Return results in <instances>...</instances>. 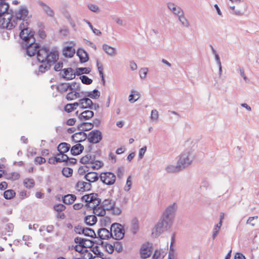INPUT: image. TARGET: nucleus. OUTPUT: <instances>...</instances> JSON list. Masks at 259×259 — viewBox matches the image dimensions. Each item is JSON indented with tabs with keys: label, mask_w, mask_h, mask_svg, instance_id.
Returning <instances> with one entry per match:
<instances>
[{
	"label": "nucleus",
	"mask_w": 259,
	"mask_h": 259,
	"mask_svg": "<svg viewBox=\"0 0 259 259\" xmlns=\"http://www.w3.org/2000/svg\"><path fill=\"white\" fill-rule=\"evenodd\" d=\"M176 210V207L175 203L166 208L159 221L155 225L152 234H154L155 237H158L164 231L171 227L173 223Z\"/></svg>",
	"instance_id": "obj_1"
},
{
	"label": "nucleus",
	"mask_w": 259,
	"mask_h": 259,
	"mask_svg": "<svg viewBox=\"0 0 259 259\" xmlns=\"http://www.w3.org/2000/svg\"><path fill=\"white\" fill-rule=\"evenodd\" d=\"M36 55L38 62L41 63L50 60L56 63L59 59V52L56 48H53L50 51L48 47L40 45Z\"/></svg>",
	"instance_id": "obj_2"
},
{
	"label": "nucleus",
	"mask_w": 259,
	"mask_h": 259,
	"mask_svg": "<svg viewBox=\"0 0 259 259\" xmlns=\"http://www.w3.org/2000/svg\"><path fill=\"white\" fill-rule=\"evenodd\" d=\"M4 6H0V27L11 30L15 27V25L11 23V20L14 16V11L9 8L8 12L3 11Z\"/></svg>",
	"instance_id": "obj_3"
},
{
	"label": "nucleus",
	"mask_w": 259,
	"mask_h": 259,
	"mask_svg": "<svg viewBox=\"0 0 259 259\" xmlns=\"http://www.w3.org/2000/svg\"><path fill=\"white\" fill-rule=\"evenodd\" d=\"M35 41L34 37L32 36L28 39L22 40L21 44L22 47L25 49L26 54L30 57L35 56L40 48V45Z\"/></svg>",
	"instance_id": "obj_4"
},
{
	"label": "nucleus",
	"mask_w": 259,
	"mask_h": 259,
	"mask_svg": "<svg viewBox=\"0 0 259 259\" xmlns=\"http://www.w3.org/2000/svg\"><path fill=\"white\" fill-rule=\"evenodd\" d=\"M22 22L20 24L19 28L20 30L19 33V37L22 40L28 39L29 37L34 36L35 31L30 29L28 30L29 20L28 18L24 19V20H22Z\"/></svg>",
	"instance_id": "obj_5"
},
{
	"label": "nucleus",
	"mask_w": 259,
	"mask_h": 259,
	"mask_svg": "<svg viewBox=\"0 0 259 259\" xmlns=\"http://www.w3.org/2000/svg\"><path fill=\"white\" fill-rule=\"evenodd\" d=\"M94 127V124L91 122H87L81 131L75 133L71 136V139L74 143L82 142L87 138V134L84 132L92 130Z\"/></svg>",
	"instance_id": "obj_6"
},
{
	"label": "nucleus",
	"mask_w": 259,
	"mask_h": 259,
	"mask_svg": "<svg viewBox=\"0 0 259 259\" xmlns=\"http://www.w3.org/2000/svg\"><path fill=\"white\" fill-rule=\"evenodd\" d=\"M112 233L113 232V239L116 240H120L124 237L125 230L124 227L118 223H113L110 227Z\"/></svg>",
	"instance_id": "obj_7"
},
{
	"label": "nucleus",
	"mask_w": 259,
	"mask_h": 259,
	"mask_svg": "<svg viewBox=\"0 0 259 259\" xmlns=\"http://www.w3.org/2000/svg\"><path fill=\"white\" fill-rule=\"evenodd\" d=\"M14 16L12 19H13V23L15 25V27L17 24L18 21L24 20V19L27 17L29 14L28 9L24 6H21L18 11L14 12Z\"/></svg>",
	"instance_id": "obj_8"
},
{
	"label": "nucleus",
	"mask_w": 259,
	"mask_h": 259,
	"mask_svg": "<svg viewBox=\"0 0 259 259\" xmlns=\"http://www.w3.org/2000/svg\"><path fill=\"white\" fill-rule=\"evenodd\" d=\"M74 232L77 234H83L85 236L92 238L95 239L97 238L95 231L91 228L82 227L80 225H77L74 227Z\"/></svg>",
	"instance_id": "obj_9"
},
{
	"label": "nucleus",
	"mask_w": 259,
	"mask_h": 259,
	"mask_svg": "<svg viewBox=\"0 0 259 259\" xmlns=\"http://www.w3.org/2000/svg\"><path fill=\"white\" fill-rule=\"evenodd\" d=\"M191 153L189 151L184 152L180 156L178 161V166L180 168H185L191 164L192 159L190 157Z\"/></svg>",
	"instance_id": "obj_10"
},
{
	"label": "nucleus",
	"mask_w": 259,
	"mask_h": 259,
	"mask_svg": "<svg viewBox=\"0 0 259 259\" xmlns=\"http://www.w3.org/2000/svg\"><path fill=\"white\" fill-rule=\"evenodd\" d=\"M100 180L105 185H112L116 181V176L112 172H102L100 175Z\"/></svg>",
	"instance_id": "obj_11"
},
{
	"label": "nucleus",
	"mask_w": 259,
	"mask_h": 259,
	"mask_svg": "<svg viewBox=\"0 0 259 259\" xmlns=\"http://www.w3.org/2000/svg\"><path fill=\"white\" fill-rule=\"evenodd\" d=\"M102 132L99 130H95L89 133L87 139L91 144H97L102 140Z\"/></svg>",
	"instance_id": "obj_12"
},
{
	"label": "nucleus",
	"mask_w": 259,
	"mask_h": 259,
	"mask_svg": "<svg viewBox=\"0 0 259 259\" xmlns=\"http://www.w3.org/2000/svg\"><path fill=\"white\" fill-rule=\"evenodd\" d=\"M98 237L101 240H108L110 238L113 239V234L111 230L109 231L105 228H101L97 231Z\"/></svg>",
	"instance_id": "obj_13"
},
{
	"label": "nucleus",
	"mask_w": 259,
	"mask_h": 259,
	"mask_svg": "<svg viewBox=\"0 0 259 259\" xmlns=\"http://www.w3.org/2000/svg\"><path fill=\"white\" fill-rule=\"evenodd\" d=\"M63 72H60V76L66 80H71L75 78L74 70L71 67L62 69Z\"/></svg>",
	"instance_id": "obj_14"
},
{
	"label": "nucleus",
	"mask_w": 259,
	"mask_h": 259,
	"mask_svg": "<svg viewBox=\"0 0 259 259\" xmlns=\"http://www.w3.org/2000/svg\"><path fill=\"white\" fill-rule=\"evenodd\" d=\"M152 253V246L149 242L143 244L140 249V255L142 258L149 257Z\"/></svg>",
	"instance_id": "obj_15"
},
{
	"label": "nucleus",
	"mask_w": 259,
	"mask_h": 259,
	"mask_svg": "<svg viewBox=\"0 0 259 259\" xmlns=\"http://www.w3.org/2000/svg\"><path fill=\"white\" fill-rule=\"evenodd\" d=\"M92 186L91 183L83 181H78L75 186V188L80 192L89 191L92 189Z\"/></svg>",
	"instance_id": "obj_16"
},
{
	"label": "nucleus",
	"mask_w": 259,
	"mask_h": 259,
	"mask_svg": "<svg viewBox=\"0 0 259 259\" xmlns=\"http://www.w3.org/2000/svg\"><path fill=\"white\" fill-rule=\"evenodd\" d=\"M76 55L79 59V61L81 63L88 62L89 60L88 53L82 48H79L77 50Z\"/></svg>",
	"instance_id": "obj_17"
},
{
	"label": "nucleus",
	"mask_w": 259,
	"mask_h": 259,
	"mask_svg": "<svg viewBox=\"0 0 259 259\" xmlns=\"http://www.w3.org/2000/svg\"><path fill=\"white\" fill-rule=\"evenodd\" d=\"M79 143H76V144L70 148V152L73 156H77L82 153L84 150V146Z\"/></svg>",
	"instance_id": "obj_18"
},
{
	"label": "nucleus",
	"mask_w": 259,
	"mask_h": 259,
	"mask_svg": "<svg viewBox=\"0 0 259 259\" xmlns=\"http://www.w3.org/2000/svg\"><path fill=\"white\" fill-rule=\"evenodd\" d=\"M70 148V145L67 143L62 142L60 143L57 147V149L59 152V153L57 154L56 156H59L60 154L67 153Z\"/></svg>",
	"instance_id": "obj_19"
},
{
	"label": "nucleus",
	"mask_w": 259,
	"mask_h": 259,
	"mask_svg": "<svg viewBox=\"0 0 259 259\" xmlns=\"http://www.w3.org/2000/svg\"><path fill=\"white\" fill-rule=\"evenodd\" d=\"M84 178L88 182L92 183L97 181L100 178V176H98L96 172L90 171L84 175Z\"/></svg>",
	"instance_id": "obj_20"
},
{
	"label": "nucleus",
	"mask_w": 259,
	"mask_h": 259,
	"mask_svg": "<svg viewBox=\"0 0 259 259\" xmlns=\"http://www.w3.org/2000/svg\"><path fill=\"white\" fill-rule=\"evenodd\" d=\"M95 215L98 217H104L106 214V208H102L101 206L94 205L91 207Z\"/></svg>",
	"instance_id": "obj_21"
},
{
	"label": "nucleus",
	"mask_w": 259,
	"mask_h": 259,
	"mask_svg": "<svg viewBox=\"0 0 259 259\" xmlns=\"http://www.w3.org/2000/svg\"><path fill=\"white\" fill-rule=\"evenodd\" d=\"M167 6L168 8L172 11L174 14L177 15L178 17L184 12L180 7L176 6L174 3H168Z\"/></svg>",
	"instance_id": "obj_22"
},
{
	"label": "nucleus",
	"mask_w": 259,
	"mask_h": 259,
	"mask_svg": "<svg viewBox=\"0 0 259 259\" xmlns=\"http://www.w3.org/2000/svg\"><path fill=\"white\" fill-rule=\"evenodd\" d=\"M44 64H41L38 67V72L40 73H44L46 72L47 71L50 69L51 66H52L53 62L51 60L46 61L43 63Z\"/></svg>",
	"instance_id": "obj_23"
},
{
	"label": "nucleus",
	"mask_w": 259,
	"mask_h": 259,
	"mask_svg": "<svg viewBox=\"0 0 259 259\" xmlns=\"http://www.w3.org/2000/svg\"><path fill=\"white\" fill-rule=\"evenodd\" d=\"M75 53V50L72 46H66L63 50V55L65 58L72 57Z\"/></svg>",
	"instance_id": "obj_24"
},
{
	"label": "nucleus",
	"mask_w": 259,
	"mask_h": 259,
	"mask_svg": "<svg viewBox=\"0 0 259 259\" xmlns=\"http://www.w3.org/2000/svg\"><path fill=\"white\" fill-rule=\"evenodd\" d=\"M97 218L95 215H88L84 217V222L89 226H93L97 222Z\"/></svg>",
	"instance_id": "obj_25"
},
{
	"label": "nucleus",
	"mask_w": 259,
	"mask_h": 259,
	"mask_svg": "<svg viewBox=\"0 0 259 259\" xmlns=\"http://www.w3.org/2000/svg\"><path fill=\"white\" fill-rule=\"evenodd\" d=\"M94 116V113L92 110H85L79 114L78 118L80 120H87L92 118Z\"/></svg>",
	"instance_id": "obj_26"
},
{
	"label": "nucleus",
	"mask_w": 259,
	"mask_h": 259,
	"mask_svg": "<svg viewBox=\"0 0 259 259\" xmlns=\"http://www.w3.org/2000/svg\"><path fill=\"white\" fill-rule=\"evenodd\" d=\"M76 199V196L74 194H67L62 196V201L66 204H72Z\"/></svg>",
	"instance_id": "obj_27"
},
{
	"label": "nucleus",
	"mask_w": 259,
	"mask_h": 259,
	"mask_svg": "<svg viewBox=\"0 0 259 259\" xmlns=\"http://www.w3.org/2000/svg\"><path fill=\"white\" fill-rule=\"evenodd\" d=\"M81 93L84 95V96L90 97L93 99H97L100 96V93L97 89H94L91 92H81Z\"/></svg>",
	"instance_id": "obj_28"
},
{
	"label": "nucleus",
	"mask_w": 259,
	"mask_h": 259,
	"mask_svg": "<svg viewBox=\"0 0 259 259\" xmlns=\"http://www.w3.org/2000/svg\"><path fill=\"white\" fill-rule=\"evenodd\" d=\"M0 171H2L6 176V179L7 180L15 181L18 180L20 177V175L18 172H13L8 174L5 170H0Z\"/></svg>",
	"instance_id": "obj_29"
},
{
	"label": "nucleus",
	"mask_w": 259,
	"mask_h": 259,
	"mask_svg": "<svg viewBox=\"0 0 259 259\" xmlns=\"http://www.w3.org/2000/svg\"><path fill=\"white\" fill-rule=\"evenodd\" d=\"M115 205H116V202H113V203H112V205H111L109 207H106V209L108 211L111 210V213L113 215H119L121 213L122 210L120 207H116Z\"/></svg>",
	"instance_id": "obj_30"
},
{
	"label": "nucleus",
	"mask_w": 259,
	"mask_h": 259,
	"mask_svg": "<svg viewBox=\"0 0 259 259\" xmlns=\"http://www.w3.org/2000/svg\"><path fill=\"white\" fill-rule=\"evenodd\" d=\"M91 71V69L89 67H79L75 69L74 72V76H79L81 74H88Z\"/></svg>",
	"instance_id": "obj_31"
},
{
	"label": "nucleus",
	"mask_w": 259,
	"mask_h": 259,
	"mask_svg": "<svg viewBox=\"0 0 259 259\" xmlns=\"http://www.w3.org/2000/svg\"><path fill=\"white\" fill-rule=\"evenodd\" d=\"M103 49L108 55L110 56H114L115 54V49L114 48L112 47L107 44L103 45Z\"/></svg>",
	"instance_id": "obj_32"
},
{
	"label": "nucleus",
	"mask_w": 259,
	"mask_h": 259,
	"mask_svg": "<svg viewBox=\"0 0 259 259\" xmlns=\"http://www.w3.org/2000/svg\"><path fill=\"white\" fill-rule=\"evenodd\" d=\"M15 195L16 193L15 191L12 189L6 190L3 193L4 197L7 200H10L13 198L15 197Z\"/></svg>",
	"instance_id": "obj_33"
},
{
	"label": "nucleus",
	"mask_w": 259,
	"mask_h": 259,
	"mask_svg": "<svg viewBox=\"0 0 259 259\" xmlns=\"http://www.w3.org/2000/svg\"><path fill=\"white\" fill-rule=\"evenodd\" d=\"M139 221L136 219L135 218L132 220V228H131V231L132 233L134 235H135L137 233L138 231H139Z\"/></svg>",
	"instance_id": "obj_34"
},
{
	"label": "nucleus",
	"mask_w": 259,
	"mask_h": 259,
	"mask_svg": "<svg viewBox=\"0 0 259 259\" xmlns=\"http://www.w3.org/2000/svg\"><path fill=\"white\" fill-rule=\"evenodd\" d=\"M62 175L66 178H69L72 176L73 169L68 167H64L62 169Z\"/></svg>",
	"instance_id": "obj_35"
},
{
	"label": "nucleus",
	"mask_w": 259,
	"mask_h": 259,
	"mask_svg": "<svg viewBox=\"0 0 259 259\" xmlns=\"http://www.w3.org/2000/svg\"><path fill=\"white\" fill-rule=\"evenodd\" d=\"M178 17L179 21L183 26L186 27H188L189 26V23L187 19L185 18L184 12L182 13V14H181Z\"/></svg>",
	"instance_id": "obj_36"
},
{
	"label": "nucleus",
	"mask_w": 259,
	"mask_h": 259,
	"mask_svg": "<svg viewBox=\"0 0 259 259\" xmlns=\"http://www.w3.org/2000/svg\"><path fill=\"white\" fill-rule=\"evenodd\" d=\"M222 226V223L221 220H220L219 222L215 226V227L213 229V234H212V239L214 240L217 236L218 235L219 232V230Z\"/></svg>",
	"instance_id": "obj_37"
},
{
	"label": "nucleus",
	"mask_w": 259,
	"mask_h": 259,
	"mask_svg": "<svg viewBox=\"0 0 259 259\" xmlns=\"http://www.w3.org/2000/svg\"><path fill=\"white\" fill-rule=\"evenodd\" d=\"M135 93H136L135 91H132V94L129 96L128 100L132 103H134L139 98L138 93H137V94H135Z\"/></svg>",
	"instance_id": "obj_38"
},
{
	"label": "nucleus",
	"mask_w": 259,
	"mask_h": 259,
	"mask_svg": "<svg viewBox=\"0 0 259 259\" xmlns=\"http://www.w3.org/2000/svg\"><path fill=\"white\" fill-rule=\"evenodd\" d=\"M91 154H87L80 159L79 162L83 164L91 163Z\"/></svg>",
	"instance_id": "obj_39"
},
{
	"label": "nucleus",
	"mask_w": 259,
	"mask_h": 259,
	"mask_svg": "<svg viewBox=\"0 0 259 259\" xmlns=\"http://www.w3.org/2000/svg\"><path fill=\"white\" fill-rule=\"evenodd\" d=\"M56 89L57 91L61 93H63L67 91V87H66V82H61L56 86Z\"/></svg>",
	"instance_id": "obj_40"
},
{
	"label": "nucleus",
	"mask_w": 259,
	"mask_h": 259,
	"mask_svg": "<svg viewBox=\"0 0 259 259\" xmlns=\"http://www.w3.org/2000/svg\"><path fill=\"white\" fill-rule=\"evenodd\" d=\"M101 225L103 227H106L108 224L111 222V218L109 217L105 216L100 220Z\"/></svg>",
	"instance_id": "obj_41"
},
{
	"label": "nucleus",
	"mask_w": 259,
	"mask_h": 259,
	"mask_svg": "<svg viewBox=\"0 0 259 259\" xmlns=\"http://www.w3.org/2000/svg\"><path fill=\"white\" fill-rule=\"evenodd\" d=\"M79 78L80 79L82 83L87 85L91 84L93 82V80L92 79L84 75L80 76Z\"/></svg>",
	"instance_id": "obj_42"
},
{
	"label": "nucleus",
	"mask_w": 259,
	"mask_h": 259,
	"mask_svg": "<svg viewBox=\"0 0 259 259\" xmlns=\"http://www.w3.org/2000/svg\"><path fill=\"white\" fill-rule=\"evenodd\" d=\"M88 241L90 242V245H87V244L85 243V242H84V243H82L81 244H78V245L79 246V248L87 249L88 248L92 247V246H94V244H98L97 243V241L96 240H92L90 239V240H89Z\"/></svg>",
	"instance_id": "obj_43"
},
{
	"label": "nucleus",
	"mask_w": 259,
	"mask_h": 259,
	"mask_svg": "<svg viewBox=\"0 0 259 259\" xmlns=\"http://www.w3.org/2000/svg\"><path fill=\"white\" fill-rule=\"evenodd\" d=\"M113 202L114 201H112V200L111 199H106L103 201L102 204L100 205V206H102V208L109 207L111 205H112Z\"/></svg>",
	"instance_id": "obj_44"
},
{
	"label": "nucleus",
	"mask_w": 259,
	"mask_h": 259,
	"mask_svg": "<svg viewBox=\"0 0 259 259\" xmlns=\"http://www.w3.org/2000/svg\"><path fill=\"white\" fill-rule=\"evenodd\" d=\"M24 184L26 188H31L34 185V181L32 179H25L24 181Z\"/></svg>",
	"instance_id": "obj_45"
},
{
	"label": "nucleus",
	"mask_w": 259,
	"mask_h": 259,
	"mask_svg": "<svg viewBox=\"0 0 259 259\" xmlns=\"http://www.w3.org/2000/svg\"><path fill=\"white\" fill-rule=\"evenodd\" d=\"M89 172V167L87 165L80 166L78 169V173L79 175H85Z\"/></svg>",
	"instance_id": "obj_46"
},
{
	"label": "nucleus",
	"mask_w": 259,
	"mask_h": 259,
	"mask_svg": "<svg viewBox=\"0 0 259 259\" xmlns=\"http://www.w3.org/2000/svg\"><path fill=\"white\" fill-rule=\"evenodd\" d=\"M180 167H178V165L176 166L173 165H169L166 167V170L168 172L172 173L175 172L180 170Z\"/></svg>",
	"instance_id": "obj_47"
},
{
	"label": "nucleus",
	"mask_w": 259,
	"mask_h": 259,
	"mask_svg": "<svg viewBox=\"0 0 259 259\" xmlns=\"http://www.w3.org/2000/svg\"><path fill=\"white\" fill-rule=\"evenodd\" d=\"M84 100L85 107H88V108H89L90 109H93V106H94V103L93 101L87 96L84 97Z\"/></svg>",
	"instance_id": "obj_48"
},
{
	"label": "nucleus",
	"mask_w": 259,
	"mask_h": 259,
	"mask_svg": "<svg viewBox=\"0 0 259 259\" xmlns=\"http://www.w3.org/2000/svg\"><path fill=\"white\" fill-rule=\"evenodd\" d=\"M66 208V206L62 204H57L54 205V209L58 212L64 211Z\"/></svg>",
	"instance_id": "obj_49"
},
{
	"label": "nucleus",
	"mask_w": 259,
	"mask_h": 259,
	"mask_svg": "<svg viewBox=\"0 0 259 259\" xmlns=\"http://www.w3.org/2000/svg\"><path fill=\"white\" fill-rule=\"evenodd\" d=\"M104 165V163L102 161L100 160H97L94 162V163L93 164L91 167L93 169H98L102 167Z\"/></svg>",
	"instance_id": "obj_50"
},
{
	"label": "nucleus",
	"mask_w": 259,
	"mask_h": 259,
	"mask_svg": "<svg viewBox=\"0 0 259 259\" xmlns=\"http://www.w3.org/2000/svg\"><path fill=\"white\" fill-rule=\"evenodd\" d=\"M55 63V65L54 67V70L55 71L59 72L62 70V68L63 67V63L62 61L57 62Z\"/></svg>",
	"instance_id": "obj_51"
},
{
	"label": "nucleus",
	"mask_w": 259,
	"mask_h": 259,
	"mask_svg": "<svg viewBox=\"0 0 259 259\" xmlns=\"http://www.w3.org/2000/svg\"><path fill=\"white\" fill-rule=\"evenodd\" d=\"M59 32L61 35L66 36L69 33V30L67 26H64L62 28L60 29Z\"/></svg>",
	"instance_id": "obj_52"
},
{
	"label": "nucleus",
	"mask_w": 259,
	"mask_h": 259,
	"mask_svg": "<svg viewBox=\"0 0 259 259\" xmlns=\"http://www.w3.org/2000/svg\"><path fill=\"white\" fill-rule=\"evenodd\" d=\"M89 195H90L89 201L91 203H95L96 199H98V194L96 193H92L91 194H89Z\"/></svg>",
	"instance_id": "obj_53"
},
{
	"label": "nucleus",
	"mask_w": 259,
	"mask_h": 259,
	"mask_svg": "<svg viewBox=\"0 0 259 259\" xmlns=\"http://www.w3.org/2000/svg\"><path fill=\"white\" fill-rule=\"evenodd\" d=\"M46 159L41 156H37L34 159V163L36 164H41L45 163Z\"/></svg>",
	"instance_id": "obj_54"
},
{
	"label": "nucleus",
	"mask_w": 259,
	"mask_h": 259,
	"mask_svg": "<svg viewBox=\"0 0 259 259\" xmlns=\"http://www.w3.org/2000/svg\"><path fill=\"white\" fill-rule=\"evenodd\" d=\"M115 249L118 252H121L123 250L122 244L121 242L116 241L114 242Z\"/></svg>",
	"instance_id": "obj_55"
},
{
	"label": "nucleus",
	"mask_w": 259,
	"mask_h": 259,
	"mask_svg": "<svg viewBox=\"0 0 259 259\" xmlns=\"http://www.w3.org/2000/svg\"><path fill=\"white\" fill-rule=\"evenodd\" d=\"M44 10L48 16L53 17L54 16L53 10L49 6L46 7Z\"/></svg>",
	"instance_id": "obj_56"
},
{
	"label": "nucleus",
	"mask_w": 259,
	"mask_h": 259,
	"mask_svg": "<svg viewBox=\"0 0 259 259\" xmlns=\"http://www.w3.org/2000/svg\"><path fill=\"white\" fill-rule=\"evenodd\" d=\"M89 240H90V239L76 237L74 238V242L77 244H80L82 243H84V242H87Z\"/></svg>",
	"instance_id": "obj_57"
},
{
	"label": "nucleus",
	"mask_w": 259,
	"mask_h": 259,
	"mask_svg": "<svg viewBox=\"0 0 259 259\" xmlns=\"http://www.w3.org/2000/svg\"><path fill=\"white\" fill-rule=\"evenodd\" d=\"M131 179V177L130 176L126 180V186L124 187V190L126 192L128 191L131 188L132 182Z\"/></svg>",
	"instance_id": "obj_58"
},
{
	"label": "nucleus",
	"mask_w": 259,
	"mask_h": 259,
	"mask_svg": "<svg viewBox=\"0 0 259 259\" xmlns=\"http://www.w3.org/2000/svg\"><path fill=\"white\" fill-rule=\"evenodd\" d=\"M147 150V147L144 146L142 147V148L140 149L139 152V155L138 158L139 160H141L144 157V155Z\"/></svg>",
	"instance_id": "obj_59"
},
{
	"label": "nucleus",
	"mask_w": 259,
	"mask_h": 259,
	"mask_svg": "<svg viewBox=\"0 0 259 259\" xmlns=\"http://www.w3.org/2000/svg\"><path fill=\"white\" fill-rule=\"evenodd\" d=\"M64 111L67 113H70L72 111H74L75 110V108L73 107L72 105H71V103L67 104L64 106Z\"/></svg>",
	"instance_id": "obj_60"
},
{
	"label": "nucleus",
	"mask_w": 259,
	"mask_h": 259,
	"mask_svg": "<svg viewBox=\"0 0 259 259\" xmlns=\"http://www.w3.org/2000/svg\"><path fill=\"white\" fill-rule=\"evenodd\" d=\"M147 72H148V68H143L141 69V70L139 71L140 77L142 79L145 78L146 76Z\"/></svg>",
	"instance_id": "obj_61"
},
{
	"label": "nucleus",
	"mask_w": 259,
	"mask_h": 259,
	"mask_svg": "<svg viewBox=\"0 0 259 259\" xmlns=\"http://www.w3.org/2000/svg\"><path fill=\"white\" fill-rule=\"evenodd\" d=\"M158 118V112L156 110H152L151 114V118L153 120H156Z\"/></svg>",
	"instance_id": "obj_62"
},
{
	"label": "nucleus",
	"mask_w": 259,
	"mask_h": 259,
	"mask_svg": "<svg viewBox=\"0 0 259 259\" xmlns=\"http://www.w3.org/2000/svg\"><path fill=\"white\" fill-rule=\"evenodd\" d=\"M88 7L91 11L94 12H97L99 11V7L94 4H89Z\"/></svg>",
	"instance_id": "obj_63"
},
{
	"label": "nucleus",
	"mask_w": 259,
	"mask_h": 259,
	"mask_svg": "<svg viewBox=\"0 0 259 259\" xmlns=\"http://www.w3.org/2000/svg\"><path fill=\"white\" fill-rule=\"evenodd\" d=\"M85 255H86L84 254L82 258L76 257L74 259H94L96 257V256H94L91 252H88V254H87L86 257H85Z\"/></svg>",
	"instance_id": "obj_64"
}]
</instances>
